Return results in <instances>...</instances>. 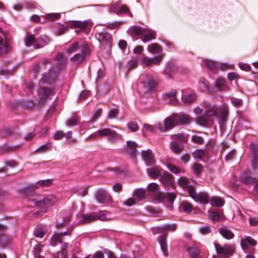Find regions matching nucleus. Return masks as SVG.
<instances>
[{"label":"nucleus","mask_w":258,"mask_h":258,"mask_svg":"<svg viewBox=\"0 0 258 258\" xmlns=\"http://www.w3.org/2000/svg\"><path fill=\"white\" fill-rule=\"evenodd\" d=\"M128 30L132 34L140 36L144 42H149L156 37V32L151 29H143L133 26H131Z\"/></svg>","instance_id":"1"},{"label":"nucleus","mask_w":258,"mask_h":258,"mask_svg":"<svg viewBox=\"0 0 258 258\" xmlns=\"http://www.w3.org/2000/svg\"><path fill=\"white\" fill-rule=\"evenodd\" d=\"M57 201L58 199L54 195H50L39 201H34V203L36 206L41 208L43 212H46L47 208L55 204Z\"/></svg>","instance_id":"2"},{"label":"nucleus","mask_w":258,"mask_h":258,"mask_svg":"<svg viewBox=\"0 0 258 258\" xmlns=\"http://www.w3.org/2000/svg\"><path fill=\"white\" fill-rule=\"evenodd\" d=\"M203 62V65L211 71H215L218 69L222 71H225L233 67V65H230L226 63H219L209 59H204Z\"/></svg>","instance_id":"3"},{"label":"nucleus","mask_w":258,"mask_h":258,"mask_svg":"<svg viewBox=\"0 0 258 258\" xmlns=\"http://www.w3.org/2000/svg\"><path fill=\"white\" fill-rule=\"evenodd\" d=\"M188 194L195 201L205 204L209 202L208 195L206 192L197 193L194 186H189L188 188Z\"/></svg>","instance_id":"4"},{"label":"nucleus","mask_w":258,"mask_h":258,"mask_svg":"<svg viewBox=\"0 0 258 258\" xmlns=\"http://www.w3.org/2000/svg\"><path fill=\"white\" fill-rule=\"evenodd\" d=\"M140 80L143 84V88L146 92H150L155 88L157 83L153 78L150 75L142 76Z\"/></svg>","instance_id":"5"},{"label":"nucleus","mask_w":258,"mask_h":258,"mask_svg":"<svg viewBox=\"0 0 258 258\" xmlns=\"http://www.w3.org/2000/svg\"><path fill=\"white\" fill-rule=\"evenodd\" d=\"M96 200L100 204H107L112 202L111 196L102 188L98 189L95 194Z\"/></svg>","instance_id":"6"},{"label":"nucleus","mask_w":258,"mask_h":258,"mask_svg":"<svg viewBox=\"0 0 258 258\" xmlns=\"http://www.w3.org/2000/svg\"><path fill=\"white\" fill-rule=\"evenodd\" d=\"M214 245L217 253L222 255L226 258L232 255L235 250V247L230 245H225L222 247L217 242H214Z\"/></svg>","instance_id":"7"},{"label":"nucleus","mask_w":258,"mask_h":258,"mask_svg":"<svg viewBox=\"0 0 258 258\" xmlns=\"http://www.w3.org/2000/svg\"><path fill=\"white\" fill-rule=\"evenodd\" d=\"M202 106L205 109V115L207 117H212L217 115V108L216 105L204 101L202 103Z\"/></svg>","instance_id":"8"},{"label":"nucleus","mask_w":258,"mask_h":258,"mask_svg":"<svg viewBox=\"0 0 258 258\" xmlns=\"http://www.w3.org/2000/svg\"><path fill=\"white\" fill-rule=\"evenodd\" d=\"M53 90L47 87H41L38 91L39 102L41 104L45 103L49 96L53 95Z\"/></svg>","instance_id":"9"},{"label":"nucleus","mask_w":258,"mask_h":258,"mask_svg":"<svg viewBox=\"0 0 258 258\" xmlns=\"http://www.w3.org/2000/svg\"><path fill=\"white\" fill-rule=\"evenodd\" d=\"M160 181L165 186L175 188L173 176L166 171L163 172L160 178Z\"/></svg>","instance_id":"10"},{"label":"nucleus","mask_w":258,"mask_h":258,"mask_svg":"<svg viewBox=\"0 0 258 258\" xmlns=\"http://www.w3.org/2000/svg\"><path fill=\"white\" fill-rule=\"evenodd\" d=\"M164 54H161L154 58L148 56H143L141 58V62L146 66H149L152 64H159L162 61Z\"/></svg>","instance_id":"11"},{"label":"nucleus","mask_w":258,"mask_h":258,"mask_svg":"<svg viewBox=\"0 0 258 258\" xmlns=\"http://www.w3.org/2000/svg\"><path fill=\"white\" fill-rule=\"evenodd\" d=\"M164 127L162 126H159V130L161 132H164L165 130L171 129L174 125H177L176 120L175 118V114H173L164 120Z\"/></svg>","instance_id":"12"},{"label":"nucleus","mask_w":258,"mask_h":258,"mask_svg":"<svg viewBox=\"0 0 258 258\" xmlns=\"http://www.w3.org/2000/svg\"><path fill=\"white\" fill-rule=\"evenodd\" d=\"M119 5V3H116L111 5V9L113 11L115 12L118 15H131L132 16L131 12L128 9V7L123 5L121 6L119 10L117 9V7Z\"/></svg>","instance_id":"13"},{"label":"nucleus","mask_w":258,"mask_h":258,"mask_svg":"<svg viewBox=\"0 0 258 258\" xmlns=\"http://www.w3.org/2000/svg\"><path fill=\"white\" fill-rule=\"evenodd\" d=\"M177 124L185 125L190 123L191 117L184 113L175 114Z\"/></svg>","instance_id":"14"},{"label":"nucleus","mask_w":258,"mask_h":258,"mask_svg":"<svg viewBox=\"0 0 258 258\" xmlns=\"http://www.w3.org/2000/svg\"><path fill=\"white\" fill-rule=\"evenodd\" d=\"M91 24V21L90 20L86 21H74L70 22L69 25L73 28H78L81 30H85L86 29L89 25Z\"/></svg>","instance_id":"15"},{"label":"nucleus","mask_w":258,"mask_h":258,"mask_svg":"<svg viewBox=\"0 0 258 258\" xmlns=\"http://www.w3.org/2000/svg\"><path fill=\"white\" fill-rule=\"evenodd\" d=\"M142 157L147 165H151L154 164L155 159L151 150L143 151L142 153Z\"/></svg>","instance_id":"16"},{"label":"nucleus","mask_w":258,"mask_h":258,"mask_svg":"<svg viewBox=\"0 0 258 258\" xmlns=\"http://www.w3.org/2000/svg\"><path fill=\"white\" fill-rule=\"evenodd\" d=\"M148 191L150 196H154L159 199V195L161 193L159 191L158 185L154 182L150 183L148 186Z\"/></svg>","instance_id":"17"},{"label":"nucleus","mask_w":258,"mask_h":258,"mask_svg":"<svg viewBox=\"0 0 258 258\" xmlns=\"http://www.w3.org/2000/svg\"><path fill=\"white\" fill-rule=\"evenodd\" d=\"M196 94L191 91L182 92V99L185 103H192L196 100Z\"/></svg>","instance_id":"18"},{"label":"nucleus","mask_w":258,"mask_h":258,"mask_svg":"<svg viewBox=\"0 0 258 258\" xmlns=\"http://www.w3.org/2000/svg\"><path fill=\"white\" fill-rule=\"evenodd\" d=\"M176 94V91L175 90H172L169 93H165L163 95L164 99L167 103L171 105H175L177 102Z\"/></svg>","instance_id":"19"},{"label":"nucleus","mask_w":258,"mask_h":258,"mask_svg":"<svg viewBox=\"0 0 258 258\" xmlns=\"http://www.w3.org/2000/svg\"><path fill=\"white\" fill-rule=\"evenodd\" d=\"M256 243V241L250 236H247L241 239L240 241L241 246L244 250H246L248 249L249 245L254 246Z\"/></svg>","instance_id":"20"},{"label":"nucleus","mask_w":258,"mask_h":258,"mask_svg":"<svg viewBox=\"0 0 258 258\" xmlns=\"http://www.w3.org/2000/svg\"><path fill=\"white\" fill-rule=\"evenodd\" d=\"M241 181L244 184H253L256 182V178L251 177L249 175V171L244 172L241 176Z\"/></svg>","instance_id":"21"},{"label":"nucleus","mask_w":258,"mask_h":258,"mask_svg":"<svg viewBox=\"0 0 258 258\" xmlns=\"http://www.w3.org/2000/svg\"><path fill=\"white\" fill-rule=\"evenodd\" d=\"M163 172L164 171L158 166H155L147 169L148 174L153 178H156L159 176H161Z\"/></svg>","instance_id":"22"},{"label":"nucleus","mask_w":258,"mask_h":258,"mask_svg":"<svg viewBox=\"0 0 258 258\" xmlns=\"http://www.w3.org/2000/svg\"><path fill=\"white\" fill-rule=\"evenodd\" d=\"M167 234L165 235H160L158 238V241L160 245L161 250L162 251L163 254L167 256L168 255L167 251V246L166 240V236Z\"/></svg>","instance_id":"23"},{"label":"nucleus","mask_w":258,"mask_h":258,"mask_svg":"<svg viewBox=\"0 0 258 258\" xmlns=\"http://www.w3.org/2000/svg\"><path fill=\"white\" fill-rule=\"evenodd\" d=\"M193 210L192 205L187 201H183L179 207V211L180 212H184L187 214L190 213Z\"/></svg>","instance_id":"24"},{"label":"nucleus","mask_w":258,"mask_h":258,"mask_svg":"<svg viewBox=\"0 0 258 258\" xmlns=\"http://www.w3.org/2000/svg\"><path fill=\"white\" fill-rule=\"evenodd\" d=\"M205 115H201L196 118V123L203 126L207 127L211 125V121L210 119H208Z\"/></svg>","instance_id":"25"},{"label":"nucleus","mask_w":258,"mask_h":258,"mask_svg":"<svg viewBox=\"0 0 258 258\" xmlns=\"http://www.w3.org/2000/svg\"><path fill=\"white\" fill-rule=\"evenodd\" d=\"M176 198L174 194L171 192L163 193L162 192L159 195V200L163 201L164 200L168 201L170 203H172Z\"/></svg>","instance_id":"26"},{"label":"nucleus","mask_w":258,"mask_h":258,"mask_svg":"<svg viewBox=\"0 0 258 258\" xmlns=\"http://www.w3.org/2000/svg\"><path fill=\"white\" fill-rule=\"evenodd\" d=\"M49 41L50 40L47 37L44 36L43 37L39 38L36 40V43L34 45V48L35 49L41 48L48 44Z\"/></svg>","instance_id":"27"},{"label":"nucleus","mask_w":258,"mask_h":258,"mask_svg":"<svg viewBox=\"0 0 258 258\" xmlns=\"http://www.w3.org/2000/svg\"><path fill=\"white\" fill-rule=\"evenodd\" d=\"M225 79L218 78L215 83V86L218 91L226 90L228 89V86L226 83Z\"/></svg>","instance_id":"28"},{"label":"nucleus","mask_w":258,"mask_h":258,"mask_svg":"<svg viewBox=\"0 0 258 258\" xmlns=\"http://www.w3.org/2000/svg\"><path fill=\"white\" fill-rule=\"evenodd\" d=\"M223 215L220 210L215 209L211 212L210 217L213 221H218L223 219Z\"/></svg>","instance_id":"29"},{"label":"nucleus","mask_w":258,"mask_h":258,"mask_svg":"<svg viewBox=\"0 0 258 258\" xmlns=\"http://www.w3.org/2000/svg\"><path fill=\"white\" fill-rule=\"evenodd\" d=\"M147 49L149 52L152 53H160L162 51L161 46L157 43L149 45Z\"/></svg>","instance_id":"30"},{"label":"nucleus","mask_w":258,"mask_h":258,"mask_svg":"<svg viewBox=\"0 0 258 258\" xmlns=\"http://www.w3.org/2000/svg\"><path fill=\"white\" fill-rule=\"evenodd\" d=\"M52 184V180L45 179L38 181L35 184L31 186L33 189H35L41 186H49Z\"/></svg>","instance_id":"31"},{"label":"nucleus","mask_w":258,"mask_h":258,"mask_svg":"<svg viewBox=\"0 0 258 258\" xmlns=\"http://www.w3.org/2000/svg\"><path fill=\"white\" fill-rule=\"evenodd\" d=\"M199 89L203 92H210L208 82L204 78H201L199 82Z\"/></svg>","instance_id":"32"},{"label":"nucleus","mask_w":258,"mask_h":258,"mask_svg":"<svg viewBox=\"0 0 258 258\" xmlns=\"http://www.w3.org/2000/svg\"><path fill=\"white\" fill-rule=\"evenodd\" d=\"M209 202L212 206L217 207H222L224 204V200L222 198L217 197H212L209 200Z\"/></svg>","instance_id":"33"},{"label":"nucleus","mask_w":258,"mask_h":258,"mask_svg":"<svg viewBox=\"0 0 258 258\" xmlns=\"http://www.w3.org/2000/svg\"><path fill=\"white\" fill-rule=\"evenodd\" d=\"M220 233L226 239H230L233 238L234 234L226 227L219 229Z\"/></svg>","instance_id":"34"},{"label":"nucleus","mask_w":258,"mask_h":258,"mask_svg":"<svg viewBox=\"0 0 258 258\" xmlns=\"http://www.w3.org/2000/svg\"><path fill=\"white\" fill-rule=\"evenodd\" d=\"M96 220L107 221L111 219L110 214L107 211H101L96 214Z\"/></svg>","instance_id":"35"},{"label":"nucleus","mask_w":258,"mask_h":258,"mask_svg":"<svg viewBox=\"0 0 258 258\" xmlns=\"http://www.w3.org/2000/svg\"><path fill=\"white\" fill-rule=\"evenodd\" d=\"M10 49V46L8 43L4 41L3 38L0 37V55L8 52Z\"/></svg>","instance_id":"36"},{"label":"nucleus","mask_w":258,"mask_h":258,"mask_svg":"<svg viewBox=\"0 0 258 258\" xmlns=\"http://www.w3.org/2000/svg\"><path fill=\"white\" fill-rule=\"evenodd\" d=\"M102 112H103L101 108L96 109L95 111V112H94L93 116L92 119H91V120L87 122H85V123L83 122V124L82 125V127H85V124H89L90 123V122H93L96 121L100 117V116L101 115V114L102 113Z\"/></svg>","instance_id":"37"},{"label":"nucleus","mask_w":258,"mask_h":258,"mask_svg":"<svg viewBox=\"0 0 258 258\" xmlns=\"http://www.w3.org/2000/svg\"><path fill=\"white\" fill-rule=\"evenodd\" d=\"M96 36L100 41H105L107 42H109L111 39V35L107 32L99 33Z\"/></svg>","instance_id":"38"},{"label":"nucleus","mask_w":258,"mask_h":258,"mask_svg":"<svg viewBox=\"0 0 258 258\" xmlns=\"http://www.w3.org/2000/svg\"><path fill=\"white\" fill-rule=\"evenodd\" d=\"M178 184L184 189H186L188 192V188L189 186H192L189 185V181L187 178L181 177L178 180Z\"/></svg>","instance_id":"39"},{"label":"nucleus","mask_w":258,"mask_h":258,"mask_svg":"<svg viewBox=\"0 0 258 258\" xmlns=\"http://www.w3.org/2000/svg\"><path fill=\"white\" fill-rule=\"evenodd\" d=\"M88 187H80L73 189V192L74 193H77L78 195L82 197L86 196L88 194Z\"/></svg>","instance_id":"40"},{"label":"nucleus","mask_w":258,"mask_h":258,"mask_svg":"<svg viewBox=\"0 0 258 258\" xmlns=\"http://www.w3.org/2000/svg\"><path fill=\"white\" fill-rule=\"evenodd\" d=\"M61 235L59 234H54L51 238L50 244L52 246H55L58 242L62 243Z\"/></svg>","instance_id":"41"},{"label":"nucleus","mask_w":258,"mask_h":258,"mask_svg":"<svg viewBox=\"0 0 258 258\" xmlns=\"http://www.w3.org/2000/svg\"><path fill=\"white\" fill-rule=\"evenodd\" d=\"M36 40L33 35L27 34L25 38V44L27 46H30L33 44H35ZM35 44H34V45Z\"/></svg>","instance_id":"42"},{"label":"nucleus","mask_w":258,"mask_h":258,"mask_svg":"<svg viewBox=\"0 0 258 258\" xmlns=\"http://www.w3.org/2000/svg\"><path fill=\"white\" fill-rule=\"evenodd\" d=\"M84 223H89L96 220V216L95 214L82 215Z\"/></svg>","instance_id":"43"},{"label":"nucleus","mask_w":258,"mask_h":258,"mask_svg":"<svg viewBox=\"0 0 258 258\" xmlns=\"http://www.w3.org/2000/svg\"><path fill=\"white\" fill-rule=\"evenodd\" d=\"M171 147L172 150L176 154H179L182 150V146L175 141L171 143Z\"/></svg>","instance_id":"44"},{"label":"nucleus","mask_w":258,"mask_h":258,"mask_svg":"<svg viewBox=\"0 0 258 258\" xmlns=\"http://www.w3.org/2000/svg\"><path fill=\"white\" fill-rule=\"evenodd\" d=\"M176 225L175 224H167L163 225L161 229L163 231H174L176 229Z\"/></svg>","instance_id":"45"},{"label":"nucleus","mask_w":258,"mask_h":258,"mask_svg":"<svg viewBox=\"0 0 258 258\" xmlns=\"http://www.w3.org/2000/svg\"><path fill=\"white\" fill-rule=\"evenodd\" d=\"M127 146L128 149L131 150V154L134 156L135 155V153L137 151L136 148L137 147V144L136 142L133 141H127Z\"/></svg>","instance_id":"46"},{"label":"nucleus","mask_w":258,"mask_h":258,"mask_svg":"<svg viewBox=\"0 0 258 258\" xmlns=\"http://www.w3.org/2000/svg\"><path fill=\"white\" fill-rule=\"evenodd\" d=\"M79 121L80 119L79 117L77 116H75L68 119L67 121L66 124L68 126H72L78 124Z\"/></svg>","instance_id":"47"},{"label":"nucleus","mask_w":258,"mask_h":258,"mask_svg":"<svg viewBox=\"0 0 258 258\" xmlns=\"http://www.w3.org/2000/svg\"><path fill=\"white\" fill-rule=\"evenodd\" d=\"M51 148V145L50 144H46L40 146L36 150V152L39 153H42L50 150Z\"/></svg>","instance_id":"48"},{"label":"nucleus","mask_w":258,"mask_h":258,"mask_svg":"<svg viewBox=\"0 0 258 258\" xmlns=\"http://www.w3.org/2000/svg\"><path fill=\"white\" fill-rule=\"evenodd\" d=\"M205 151L203 150H196L192 154L193 157L196 159H202L204 156Z\"/></svg>","instance_id":"49"},{"label":"nucleus","mask_w":258,"mask_h":258,"mask_svg":"<svg viewBox=\"0 0 258 258\" xmlns=\"http://www.w3.org/2000/svg\"><path fill=\"white\" fill-rule=\"evenodd\" d=\"M220 115L222 120H224L228 115V108L226 106H223L220 108Z\"/></svg>","instance_id":"50"},{"label":"nucleus","mask_w":258,"mask_h":258,"mask_svg":"<svg viewBox=\"0 0 258 258\" xmlns=\"http://www.w3.org/2000/svg\"><path fill=\"white\" fill-rule=\"evenodd\" d=\"M85 53V52L83 51V54H76L74 56L71 57V60L77 62H80L84 59Z\"/></svg>","instance_id":"51"},{"label":"nucleus","mask_w":258,"mask_h":258,"mask_svg":"<svg viewBox=\"0 0 258 258\" xmlns=\"http://www.w3.org/2000/svg\"><path fill=\"white\" fill-rule=\"evenodd\" d=\"M172 137L173 139L176 141L175 142L177 141L180 143H183L186 140L184 135L182 133H179L177 135H173Z\"/></svg>","instance_id":"52"},{"label":"nucleus","mask_w":258,"mask_h":258,"mask_svg":"<svg viewBox=\"0 0 258 258\" xmlns=\"http://www.w3.org/2000/svg\"><path fill=\"white\" fill-rule=\"evenodd\" d=\"M108 136L109 140L111 141V142H115L120 138L119 135L112 130L111 131V132L109 133Z\"/></svg>","instance_id":"53"},{"label":"nucleus","mask_w":258,"mask_h":258,"mask_svg":"<svg viewBox=\"0 0 258 258\" xmlns=\"http://www.w3.org/2000/svg\"><path fill=\"white\" fill-rule=\"evenodd\" d=\"M68 28L67 26L61 25L57 29V30L55 31V34L58 36L62 35L66 33L68 31Z\"/></svg>","instance_id":"54"},{"label":"nucleus","mask_w":258,"mask_h":258,"mask_svg":"<svg viewBox=\"0 0 258 258\" xmlns=\"http://www.w3.org/2000/svg\"><path fill=\"white\" fill-rule=\"evenodd\" d=\"M134 194L138 198H142L145 195V191L142 188L136 189L134 190Z\"/></svg>","instance_id":"55"},{"label":"nucleus","mask_w":258,"mask_h":258,"mask_svg":"<svg viewBox=\"0 0 258 258\" xmlns=\"http://www.w3.org/2000/svg\"><path fill=\"white\" fill-rule=\"evenodd\" d=\"M128 128L132 132H136L139 129V126L137 122L131 121L127 124Z\"/></svg>","instance_id":"56"},{"label":"nucleus","mask_w":258,"mask_h":258,"mask_svg":"<svg viewBox=\"0 0 258 258\" xmlns=\"http://www.w3.org/2000/svg\"><path fill=\"white\" fill-rule=\"evenodd\" d=\"M195 173L197 175L200 174L203 170V166L200 164L196 163L192 167Z\"/></svg>","instance_id":"57"},{"label":"nucleus","mask_w":258,"mask_h":258,"mask_svg":"<svg viewBox=\"0 0 258 258\" xmlns=\"http://www.w3.org/2000/svg\"><path fill=\"white\" fill-rule=\"evenodd\" d=\"M250 149L252 153V156H258V145L254 143L250 144Z\"/></svg>","instance_id":"58"},{"label":"nucleus","mask_w":258,"mask_h":258,"mask_svg":"<svg viewBox=\"0 0 258 258\" xmlns=\"http://www.w3.org/2000/svg\"><path fill=\"white\" fill-rule=\"evenodd\" d=\"M79 43L78 42H75L67 49V52L69 53H72L75 52L79 48Z\"/></svg>","instance_id":"59"},{"label":"nucleus","mask_w":258,"mask_h":258,"mask_svg":"<svg viewBox=\"0 0 258 258\" xmlns=\"http://www.w3.org/2000/svg\"><path fill=\"white\" fill-rule=\"evenodd\" d=\"M45 231L42 228L36 229L34 232V235L36 237L42 238L45 234Z\"/></svg>","instance_id":"60"},{"label":"nucleus","mask_w":258,"mask_h":258,"mask_svg":"<svg viewBox=\"0 0 258 258\" xmlns=\"http://www.w3.org/2000/svg\"><path fill=\"white\" fill-rule=\"evenodd\" d=\"M111 130L108 128L99 130L98 131L99 137L108 136L111 132Z\"/></svg>","instance_id":"61"},{"label":"nucleus","mask_w":258,"mask_h":258,"mask_svg":"<svg viewBox=\"0 0 258 258\" xmlns=\"http://www.w3.org/2000/svg\"><path fill=\"white\" fill-rule=\"evenodd\" d=\"M118 113V109L117 108L110 109L108 113V118H114Z\"/></svg>","instance_id":"62"},{"label":"nucleus","mask_w":258,"mask_h":258,"mask_svg":"<svg viewBox=\"0 0 258 258\" xmlns=\"http://www.w3.org/2000/svg\"><path fill=\"white\" fill-rule=\"evenodd\" d=\"M188 251L189 254L192 258H198L199 255V253L197 249L191 247L188 248Z\"/></svg>","instance_id":"63"},{"label":"nucleus","mask_w":258,"mask_h":258,"mask_svg":"<svg viewBox=\"0 0 258 258\" xmlns=\"http://www.w3.org/2000/svg\"><path fill=\"white\" fill-rule=\"evenodd\" d=\"M56 59L58 61L59 65H63L66 63V60L64 57L63 53H58L56 56Z\"/></svg>","instance_id":"64"}]
</instances>
